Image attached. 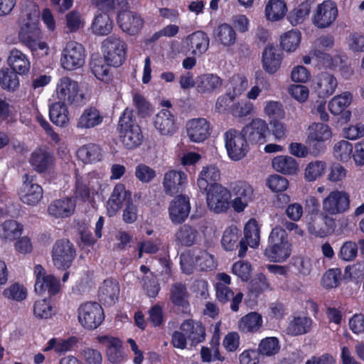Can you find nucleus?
<instances>
[{"mask_svg": "<svg viewBox=\"0 0 364 364\" xmlns=\"http://www.w3.org/2000/svg\"><path fill=\"white\" fill-rule=\"evenodd\" d=\"M308 202L311 205L306 216L309 232L316 237H323L333 232L336 223L333 218L319 210L318 200L311 197Z\"/></svg>", "mask_w": 364, "mask_h": 364, "instance_id": "nucleus-1", "label": "nucleus"}, {"mask_svg": "<svg viewBox=\"0 0 364 364\" xmlns=\"http://www.w3.org/2000/svg\"><path fill=\"white\" fill-rule=\"evenodd\" d=\"M120 141L127 149H134L143 142L144 136L134 111L127 108L121 115L118 126Z\"/></svg>", "mask_w": 364, "mask_h": 364, "instance_id": "nucleus-2", "label": "nucleus"}, {"mask_svg": "<svg viewBox=\"0 0 364 364\" xmlns=\"http://www.w3.org/2000/svg\"><path fill=\"white\" fill-rule=\"evenodd\" d=\"M291 252V245L288 240L286 230L281 226L274 227L269 236L268 245L264 250L269 261L283 262Z\"/></svg>", "mask_w": 364, "mask_h": 364, "instance_id": "nucleus-3", "label": "nucleus"}, {"mask_svg": "<svg viewBox=\"0 0 364 364\" xmlns=\"http://www.w3.org/2000/svg\"><path fill=\"white\" fill-rule=\"evenodd\" d=\"M57 98L64 103L82 106L86 103L85 94L78 83L68 77H61L56 85Z\"/></svg>", "mask_w": 364, "mask_h": 364, "instance_id": "nucleus-4", "label": "nucleus"}, {"mask_svg": "<svg viewBox=\"0 0 364 364\" xmlns=\"http://www.w3.org/2000/svg\"><path fill=\"white\" fill-rule=\"evenodd\" d=\"M104 57L108 64L120 66L126 59L127 46L120 38L110 36L102 41Z\"/></svg>", "mask_w": 364, "mask_h": 364, "instance_id": "nucleus-5", "label": "nucleus"}, {"mask_svg": "<svg viewBox=\"0 0 364 364\" xmlns=\"http://www.w3.org/2000/svg\"><path fill=\"white\" fill-rule=\"evenodd\" d=\"M76 251L74 245L67 239L58 240L52 248L53 265L60 269H68L75 257Z\"/></svg>", "mask_w": 364, "mask_h": 364, "instance_id": "nucleus-6", "label": "nucleus"}, {"mask_svg": "<svg viewBox=\"0 0 364 364\" xmlns=\"http://www.w3.org/2000/svg\"><path fill=\"white\" fill-rule=\"evenodd\" d=\"M85 50L82 44L69 41L62 50L60 63L68 70H74L83 66L85 62Z\"/></svg>", "mask_w": 364, "mask_h": 364, "instance_id": "nucleus-7", "label": "nucleus"}, {"mask_svg": "<svg viewBox=\"0 0 364 364\" xmlns=\"http://www.w3.org/2000/svg\"><path fill=\"white\" fill-rule=\"evenodd\" d=\"M206 203L208 209L216 214L225 213L230 208V191L223 185L215 186L205 191Z\"/></svg>", "mask_w": 364, "mask_h": 364, "instance_id": "nucleus-8", "label": "nucleus"}, {"mask_svg": "<svg viewBox=\"0 0 364 364\" xmlns=\"http://www.w3.org/2000/svg\"><path fill=\"white\" fill-rule=\"evenodd\" d=\"M224 138L228 154L232 160L239 161L246 156L249 146L242 132L230 129L225 132Z\"/></svg>", "mask_w": 364, "mask_h": 364, "instance_id": "nucleus-9", "label": "nucleus"}, {"mask_svg": "<svg viewBox=\"0 0 364 364\" xmlns=\"http://www.w3.org/2000/svg\"><path fill=\"white\" fill-rule=\"evenodd\" d=\"M102 306L95 301L86 302L78 308V320L87 329L97 328L104 320Z\"/></svg>", "mask_w": 364, "mask_h": 364, "instance_id": "nucleus-10", "label": "nucleus"}, {"mask_svg": "<svg viewBox=\"0 0 364 364\" xmlns=\"http://www.w3.org/2000/svg\"><path fill=\"white\" fill-rule=\"evenodd\" d=\"M18 38L20 41L28 47L33 54L38 50H45V53L48 54V45L40 41L41 32L35 22L25 23L19 31Z\"/></svg>", "mask_w": 364, "mask_h": 364, "instance_id": "nucleus-11", "label": "nucleus"}, {"mask_svg": "<svg viewBox=\"0 0 364 364\" xmlns=\"http://www.w3.org/2000/svg\"><path fill=\"white\" fill-rule=\"evenodd\" d=\"M349 208L350 196L343 191H333L322 201V210L328 215L342 214Z\"/></svg>", "mask_w": 364, "mask_h": 364, "instance_id": "nucleus-12", "label": "nucleus"}, {"mask_svg": "<svg viewBox=\"0 0 364 364\" xmlns=\"http://www.w3.org/2000/svg\"><path fill=\"white\" fill-rule=\"evenodd\" d=\"M337 16L336 4L331 0H327L317 6L312 17V22L318 28H326L333 23Z\"/></svg>", "mask_w": 364, "mask_h": 364, "instance_id": "nucleus-13", "label": "nucleus"}, {"mask_svg": "<svg viewBox=\"0 0 364 364\" xmlns=\"http://www.w3.org/2000/svg\"><path fill=\"white\" fill-rule=\"evenodd\" d=\"M34 178L29 173L23 174V183L18 191L21 200L28 205H36L43 198V188L34 182Z\"/></svg>", "mask_w": 364, "mask_h": 364, "instance_id": "nucleus-14", "label": "nucleus"}, {"mask_svg": "<svg viewBox=\"0 0 364 364\" xmlns=\"http://www.w3.org/2000/svg\"><path fill=\"white\" fill-rule=\"evenodd\" d=\"M153 124L157 132L163 136H172L178 129L176 117L165 109H161L154 117Z\"/></svg>", "mask_w": 364, "mask_h": 364, "instance_id": "nucleus-15", "label": "nucleus"}, {"mask_svg": "<svg viewBox=\"0 0 364 364\" xmlns=\"http://www.w3.org/2000/svg\"><path fill=\"white\" fill-rule=\"evenodd\" d=\"M36 275L35 291L42 294L48 291L50 295L58 292L60 289L59 281L52 274H47L44 268L38 264L34 268Z\"/></svg>", "mask_w": 364, "mask_h": 364, "instance_id": "nucleus-16", "label": "nucleus"}, {"mask_svg": "<svg viewBox=\"0 0 364 364\" xmlns=\"http://www.w3.org/2000/svg\"><path fill=\"white\" fill-rule=\"evenodd\" d=\"M188 183L187 175L182 171L169 170L165 173L163 186L166 194L173 196L181 192Z\"/></svg>", "mask_w": 364, "mask_h": 364, "instance_id": "nucleus-17", "label": "nucleus"}, {"mask_svg": "<svg viewBox=\"0 0 364 364\" xmlns=\"http://www.w3.org/2000/svg\"><path fill=\"white\" fill-rule=\"evenodd\" d=\"M267 131L268 125L267 122L262 119L256 118L244 127L241 132L250 143L263 144L265 141Z\"/></svg>", "mask_w": 364, "mask_h": 364, "instance_id": "nucleus-18", "label": "nucleus"}, {"mask_svg": "<svg viewBox=\"0 0 364 364\" xmlns=\"http://www.w3.org/2000/svg\"><path fill=\"white\" fill-rule=\"evenodd\" d=\"M191 210L189 198L186 196H177L168 207L169 217L175 224L182 223L188 216Z\"/></svg>", "mask_w": 364, "mask_h": 364, "instance_id": "nucleus-19", "label": "nucleus"}, {"mask_svg": "<svg viewBox=\"0 0 364 364\" xmlns=\"http://www.w3.org/2000/svg\"><path fill=\"white\" fill-rule=\"evenodd\" d=\"M223 82V79L216 74H202L196 78V90L203 95L209 96L219 91Z\"/></svg>", "mask_w": 364, "mask_h": 364, "instance_id": "nucleus-20", "label": "nucleus"}, {"mask_svg": "<svg viewBox=\"0 0 364 364\" xmlns=\"http://www.w3.org/2000/svg\"><path fill=\"white\" fill-rule=\"evenodd\" d=\"M117 23L120 28L129 35H135L139 32L144 25V20L138 14L124 11L118 14Z\"/></svg>", "mask_w": 364, "mask_h": 364, "instance_id": "nucleus-21", "label": "nucleus"}, {"mask_svg": "<svg viewBox=\"0 0 364 364\" xmlns=\"http://www.w3.org/2000/svg\"><path fill=\"white\" fill-rule=\"evenodd\" d=\"M186 127L188 136L193 142H202L210 134V124L205 118L193 119Z\"/></svg>", "mask_w": 364, "mask_h": 364, "instance_id": "nucleus-22", "label": "nucleus"}, {"mask_svg": "<svg viewBox=\"0 0 364 364\" xmlns=\"http://www.w3.org/2000/svg\"><path fill=\"white\" fill-rule=\"evenodd\" d=\"M220 179V171L215 165L203 166L200 171L197 180V185L202 193L205 191L212 188L215 186H221L218 181Z\"/></svg>", "mask_w": 364, "mask_h": 364, "instance_id": "nucleus-23", "label": "nucleus"}, {"mask_svg": "<svg viewBox=\"0 0 364 364\" xmlns=\"http://www.w3.org/2000/svg\"><path fill=\"white\" fill-rule=\"evenodd\" d=\"M131 201V193L126 190L122 183H117L107 202V210L109 216L114 215L122 207L124 203H128Z\"/></svg>", "mask_w": 364, "mask_h": 364, "instance_id": "nucleus-24", "label": "nucleus"}, {"mask_svg": "<svg viewBox=\"0 0 364 364\" xmlns=\"http://www.w3.org/2000/svg\"><path fill=\"white\" fill-rule=\"evenodd\" d=\"M29 162L37 172L44 173L53 167L54 156L46 147H40L32 152Z\"/></svg>", "mask_w": 364, "mask_h": 364, "instance_id": "nucleus-25", "label": "nucleus"}, {"mask_svg": "<svg viewBox=\"0 0 364 364\" xmlns=\"http://www.w3.org/2000/svg\"><path fill=\"white\" fill-rule=\"evenodd\" d=\"M209 42L208 35L203 31H198L188 36L183 43L193 55L200 57L208 50Z\"/></svg>", "mask_w": 364, "mask_h": 364, "instance_id": "nucleus-26", "label": "nucleus"}, {"mask_svg": "<svg viewBox=\"0 0 364 364\" xmlns=\"http://www.w3.org/2000/svg\"><path fill=\"white\" fill-rule=\"evenodd\" d=\"M104 116L95 107L85 108L76 121V127L87 130L97 127L102 124Z\"/></svg>", "mask_w": 364, "mask_h": 364, "instance_id": "nucleus-27", "label": "nucleus"}, {"mask_svg": "<svg viewBox=\"0 0 364 364\" xmlns=\"http://www.w3.org/2000/svg\"><path fill=\"white\" fill-rule=\"evenodd\" d=\"M352 101V95L348 92H345L333 97L328 102V109L332 114H341V120L347 122L350 120L351 113L350 111H346Z\"/></svg>", "mask_w": 364, "mask_h": 364, "instance_id": "nucleus-28", "label": "nucleus"}, {"mask_svg": "<svg viewBox=\"0 0 364 364\" xmlns=\"http://www.w3.org/2000/svg\"><path fill=\"white\" fill-rule=\"evenodd\" d=\"M282 60L281 51L276 47L268 45L262 53V67L269 73H275L280 67Z\"/></svg>", "mask_w": 364, "mask_h": 364, "instance_id": "nucleus-29", "label": "nucleus"}, {"mask_svg": "<svg viewBox=\"0 0 364 364\" xmlns=\"http://www.w3.org/2000/svg\"><path fill=\"white\" fill-rule=\"evenodd\" d=\"M119 286L114 279H108L104 281L98 291L100 300L105 304L112 306L118 300Z\"/></svg>", "mask_w": 364, "mask_h": 364, "instance_id": "nucleus-30", "label": "nucleus"}, {"mask_svg": "<svg viewBox=\"0 0 364 364\" xmlns=\"http://www.w3.org/2000/svg\"><path fill=\"white\" fill-rule=\"evenodd\" d=\"M313 321L310 317L304 316H293L289 319L286 332L291 336H297L308 333L312 328Z\"/></svg>", "mask_w": 364, "mask_h": 364, "instance_id": "nucleus-31", "label": "nucleus"}, {"mask_svg": "<svg viewBox=\"0 0 364 364\" xmlns=\"http://www.w3.org/2000/svg\"><path fill=\"white\" fill-rule=\"evenodd\" d=\"M180 329L187 335L193 345H196L205 340V331L200 322L187 319L181 323Z\"/></svg>", "mask_w": 364, "mask_h": 364, "instance_id": "nucleus-32", "label": "nucleus"}, {"mask_svg": "<svg viewBox=\"0 0 364 364\" xmlns=\"http://www.w3.org/2000/svg\"><path fill=\"white\" fill-rule=\"evenodd\" d=\"M75 203L69 198L55 200L48 207V213L55 218H66L70 216L75 210Z\"/></svg>", "mask_w": 364, "mask_h": 364, "instance_id": "nucleus-33", "label": "nucleus"}, {"mask_svg": "<svg viewBox=\"0 0 364 364\" xmlns=\"http://www.w3.org/2000/svg\"><path fill=\"white\" fill-rule=\"evenodd\" d=\"M215 290L216 297L220 302L225 304L231 299L230 309L233 311H238L239 305L242 302L243 298L242 293L239 292L235 296H234L233 291L229 287L222 283L216 284Z\"/></svg>", "mask_w": 364, "mask_h": 364, "instance_id": "nucleus-34", "label": "nucleus"}, {"mask_svg": "<svg viewBox=\"0 0 364 364\" xmlns=\"http://www.w3.org/2000/svg\"><path fill=\"white\" fill-rule=\"evenodd\" d=\"M98 341L106 348L108 360L112 363H118L122 360L123 355L122 342L117 338L107 336H99Z\"/></svg>", "mask_w": 364, "mask_h": 364, "instance_id": "nucleus-35", "label": "nucleus"}, {"mask_svg": "<svg viewBox=\"0 0 364 364\" xmlns=\"http://www.w3.org/2000/svg\"><path fill=\"white\" fill-rule=\"evenodd\" d=\"M189 294L182 282H175L170 286L169 299L174 306L187 309L189 306Z\"/></svg>", "mask_w": 364, "mask_h": 364, "instance_id": "nucleus-36", "label": "nucleus"}, {"mask_svg": "<svg viewBox=\"0 0 364 364\" xmlns=\"http://www.w3.org/2000/svg\"><path fill=\"white\" fill-rule=\"evenodd\" d=\"M337 85V80L333 75L322 73L318 76L316 88L320 97H327L334 93Z\"/></svg>", "mask_w": 364, "mask_h": 364, "instance_id": "nucleus-37", "label": "nucleus"}, {"mask_svg": "<svg viewBox=\"0 0 364 364\" xmlns=\"http://www.w3.org/2000/svg\"><path fill=\"white\" fill-rule=\"evenodd\" d=\"M213 36L217 43L225 47H230L234 45L237 39L235 29L228 23L220 24L215 28Z\"/></svg>", "mask_w": 364, "mask_h": 364, "instance_id": "nucleus-38", "label": "nucleus"}, {"mask_svg": "<svg viewBox=\"0 0 364 364\" xmlns=\"http://www.w3.org/2000/svg\"><path fill=\"white\" fill-rule=\"evenodd\" d=\"M8 63L12 70L17 74H26L28 72L31 63L27 56L17 49H13L10 52Z\"/></svg>", "mask_w": 364, "mask_h": 364, "instance_id": "nucleus-39", "label": "nucleus"}, {"mask_svg": "<svg viewBox=\"0 0 364 364\" xmlns=\"http://www.w3.org/2000/svg\"><path fill=\"white\" fill-rule=\"evenodd\" d=\"M272 164L276 171L283 174L294 175L299 170L296 161L289 156H278L272 159Z\"/></svg>", "mask_w": 364, "mask_h": 364, "instance_id": "nucleus-40", "label": "nucleus"}, {"mask_svg": "<svg viewBox=\"0 0 364 364\" xmlns=\"http://www.w3.org/2000/svg\"><path fill=\"white\" fill-rule=\"evenodd\" d=\"M262 326V318L260 314L251 312L242 317L238 321V328L244 333H255Z\"/></svg>", "mask_w": 364, "mask_h": 364, "instance_id": "nucleus-41", "label": "nucleus"}, {"mask_svg": "<svg viewBox=\"0 0 364 364\" xmlns=\"http://www.w3.org/2000/svg\"><path fill=\"white\" fill-rule=\"evenodd\" d=\"M113 21L106 12L97 14L92 23L93 33L97 36H107L113 28Z\"/></svg>", "mask_w": 364, "mask_h": 364, "instance_id": "nucleus-42", "label": "nucleus"}, {"mask_svg": "<svg viewBox=\"0 0 364 364\" xmlns=\"http://www.w3.org/2000/svg\"><path fill=\"white\" fill-rule=\"evenodd\" d=\"M77 156L83 163L91 164L101 160L102 150L95 144H88L79 148Z\"/></svg>", "mask_w": 364, "mask_h": 364, "instance_id": "nucleus-43", "label": "nucleus"}, {"mask_svg": "<svg viewBox=\"0 0 364 364\" xmlns=\"http://www.w3.org/2000/svg\"><path fill=\"white\" fill-rule=\"evenodd\" d=\"M22 230V225L16 220H6L0 225V238L5 242H11L21 235Z\"/></svg>", "mask_w": 364, "mask_h": 364, "instance_id": "nucleus-44", "label": "nucleus"}, {"mask_svg": "<svg viewBox=\"0 0 364 364\" xmlns=\"http://www.w3.org/2000/svg\"><path fill=\"white\" fill-rule=\"evenodd\" d=\"M198 235L196 228L188 224L181 225L175 234L176 242L183 246H192Z\"/></svg>", "mask_w": 364, "mask_h": 364, "instance_id": "nucleus-45", "label": "nucleus"}, {"mask_svg": "<svg viewBox=\"0 0 364 364\" xmlns=\"http://www.w3.org/2000/svg\"><path fill=\"white\" fill-rule=\"evenodd\" d=\"M49 115L51 122L60 127L65 125L69 121L68 108L65 104L60 101L50 106Z\"/></svg>", "mask_w": 364, "mask_h": 364, "instance_id": "nucleus-46", "label": "nucleus"}, {"mask_svg": "<svg viewBox=\"0 0 364 364\" xmlns=\"http://www.w3.org/2000/svg\"><path fill=\"white\" fill-rule=\"evenodd\" d=\"M287 12V6L284 0H269L265 7V16L267 20L277 21L282 19Z\"/></svg>", "mask_w": 364, "mask_h": 364, "instance_id": "nucleus-47", "label": "nucleus"}, {"mask_svg": "<svg viewBox=\"0 0 364 364\" xmlns=\"http://www.w3.org/2000/svg\"><path fill=\"white\" fill-rule=\"evenodd\" d=\"M332 136L331 129L328 125L322 123H314L309 127L308 140L326 141Z\"/></svg>", "mask_w": 364, "mask_h": 364, "instance_id": "nucleus-48", "label": "nucleus"}, {"mask_svg": "<svg viewBox=\"0 0 364 364\" xmlns=\"http://www.w3.org/2000/svg\"><path fill=\"white\" fill-rule=\"evenodd\" d=\"M289 266L296 275L301 277L309 276L312 270V262L311 259L306 257H293Z\"/></svg>", "mask_w": 364, "mask_h": 364, "instance_id": "nucleus-49", "label": "nucleus"}, {"mask_svg": "<svg viewBox=\"0 0 364 364\" xmlns=\"http://www.w3.org/2000/svg\"><path fill=\"white\" fill-rule=\"evenodd\" d=\"M260 232L257 222L255 219H250L244 228L245 239L247 245L251 247H257L259 244Z\"/></svg>", "mask_w": 364, "mask_h": 364, "instance_id": "nucleus-50", "label": "nucleus"}, {"mask_svg": "<svg viewBox=\"0 0 364 364\" xmlns=\"http://www.w3.org/2000/svg\"><path fill=\"white\" fill-rule=\"evenodd\" d=\"M257 350L261 355L274 356L280 350L279 341L276 337L265 338L259 343Z\"/></svg>", "mask_w": 364, "mask_h": 364, "instance_id": "nucleus-51", "label": "nucleus"}, {"mask_svg": "<svg viewBox=\"0 0 364 364\" xmlns=\"http://www.w3.org/2000/svg\"><path fill=\"white\" fill-rule=\"evenodd\" d=\"M230 189L235 196L251 201L253 198L254 190L252 186L243 181L233 182L230 184Z\"/></svg>", "mask_w": 364, "mask_h": 364, "instance_id": "nucleus-52", "label": "nucleus"}, {"mask_svg": "<svg viewBox=\"0 0 364 364\" xmlns=\"http://www.w3.org/2000/svg\"><path fill=\"white\" fill-rule=\"evenodd\" d=\"M301 41V33L296 30H291L281 36V46L287 52L294 51Z\"/></svg>", "mask_w": 364, "mask_h": 364, "instance_id": "nucleus-53", "label": "nucleus"}, {"mask_svg": "<svg viewBox=\"0 0 364 364\" xmlns=\"http://www.w3.org/2000/svg\"><path fill=\"white\" fill-rule=\"evenodd\" d=\"M326 164L322 161H315L306 165L304 171L305 179L308 181H314L321 177L326 171Z\"/></svg>", "mask_w": 364, "mask_h": 364, "instance_id": "nucleus-54", "label": "nucleus"}, {"mask_svg": "<svg viewBox=\"0 0 364 364\" xmlns=\"http://www.w3.org/2000/svg\"><path fill=\"white\" fill-rule=\"evenodd\" d=\"M75 343L73 338L68 340H62L59 338H51L47 343V346L43 349V352H48L53 350L57 353H64L72 348Z\"/></svg>", "mask_w": 364, "mask_h": 364, "instance_id": "nucleus-55", "label": "nucleus"}, {"mask_svg": "<svg viewBox=\"0 0 364 364\" xmlns=\"http://www.w3.org/2000/svg\"><path fill=\"white\" fill-rule=\"evenodd\" d=\"M310 9L311 6L308 1H304L300 4L296 8L292 10L288 16V18L291 24L296 26L303 23L309 16Z\"/></svg>", "mask_w": 364, "mask_h": 364, "instance_id": "nucleus-56", "label": "nucleus"}, {"mask_svg": "<svg viewBox=\"0 0 364 364\" xmlns=\"http://www.w3.org/2000/svg\"><path fill=\"white\" fill-rule=\"evenodd\" d=\"M90 65L92 73L99 80H103L108 75L111 65L108 64L105 57H92Z\"/></svg>", "mask_w": 364, "mask_h": 364, "instance_id": "nucleus-57", "label": "nucleus"}, {"mask_svg": "<svg viewBox=\"0 0 364 364\" xmlns=\"http://www.w3.org/2000/svg\"><path fill=\"white\" fill-rule=\"evenodd\" d=\"M194 259L196 270L211 271L216 267L213 256L206 251H200L195 255Z\"/></svg>", "mask_w": 364, "mask_h": 364, "instance_id": "nucleus-58", "label": "nucleus"}, {"mask_svg": "<svg viewBox=\"0 0 364 364\" xmlns=\"http://www.w3.org/2000/svg\"><path fill=\"white\" fill-rule=\"evenodd\" d=\"M0 85L4 90H15L19 85L17 73L8 68L0 70Z\"/></svg>", "mask_w": 364, "mask_h": 364, "instance_id": "nucleus-59", "label": "nucleus"}, {"mask_svg": "<svg viewBox=\"0 0 364 364\" xmlns=\"http://www.w3.org/2000/svg\"><path fill=\"white\" fill-rule=\"evenodd\" d=\"M239 230L235 226L227 228L223 235L221 244L224 249L231 251L237 247V242L239 240Z\"/></svg>", "mask_w": 364, "mask_h": 364, "instance_id": "nucleus-60", "label": "nucleus"}, {"mask_svg": "<svg viewBox=\"0 0 364 364\" xmlns=\"http://www.w3.org/2000/svg\"><path fill=\"white\" fill-rule=\"evenodd\" d=\"M353 152V144L346 140L337 142L333 146L334 156L341 161H348Z\"/></svg>", "mask_w": 364, "mask_h": 364, "instance_id": "nucleus-61", "label": "nucleus"}, {"mask_svg": "<svg viewBox=\"0 0 364 364\" xmlns=\"http://www.w3.org/2000/svg\"><path fill=\"white\" fill-rule=\"evenodd\" d=\"M264 112L273 120L283 119L285 116L283 105L279 101H267L264 107Z\"/></svg>", "mask_w": 364, "mask_h": 364, "instance_id": "nucleus-62", "label": "nucleus"}, {"mask_svg": "<svg viewBox=\"0 0 364 364\" xmlns=\"http://www.w3.org/2000/svg\"><path fill=\"white\" fill-rule=\"evenodd\" d=\"M341 270L339 269H328L323 276L321 284L326 289H332L338 287L341 279Z\"/></svg>", "mask_w": 364, "mask_h": 364, "instance_id": "nucleus-63", "label": "nucleus"}, {"mask_svg": "<svg viewBox=\"0 0 364 364\" xmlns=\"http://www.w3.org/2000/svg\"><path fill=\"white\" fill-rule=\"evenodd\" d=\"M348 47L353 53L364 52V36L360 33H352L347 38Z\"/></svg>", "mask_w": 364, "mask_h": 364, "instance_id": "nucleus-64", "label": "nucleus"}]
</instances>
